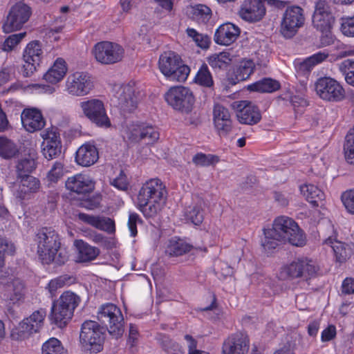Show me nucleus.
Here are the masks:
<instances>
[{
  "mask_svg": "<svg viewBox=\"0 0 354 354\" xmlns=\"http://www.w3.org/2000/svg\"><path fill=\"white\" fill-rule=\"evenodd\" d=\"M281 241H287L297 247H302L306 243V235L297 223L291 218L285 216L276 218L272 227L264 230L261 245L266 250H272L276 248Z\"/></svg>",
  "mask_w": 354,
  "mask_h": 354,
  "instance_id": "obj_1",
  "label": "nucleus"
},
{
  "mask_svg": "<svg viewBox=\"0 0 354 354\" xmlns=\"http://www.w3.org/2000/svg\"><path fill=\"white\" fill-rule=\"evenodd\" d=\"M34 241L37 246V254L43 263H53L61 266L68 261V252L61 247L60 237L51 227L39 230Z\"/></svg>",
  "mask_w": 354,
  "mask_h": 354,
  "instance_id": "obj_2",
  "label": "nucleus"
},
{
  "mask_svg": "<svg viewBox=\"0 0 354 354\" xmlns=\"http://www.w3.org/2000/svg\"><path fill=\"white\" fill-rule=\"evenodd\" d=\"M167 192L159 178H151L140 187L137 196V207L146 218L156 216L164 207Z\"/></svg>",
  "mask_w": 354,
  "mask_h": 354,
  "instance_id": "obj_3",
  "label": "nucleus"
},
{
  "mask_svg": "<svg viewBox=\"0 0 354 354\" xmlns=\"http://www.w3.org/2000/svg\"><path fill=\"white\" fill-rule=\"evenodd\" d=\"M80 297L71 291L64 292L59 298L53 303L50 319L59 328L64 327L72 319L75 309L80 303Z\"/></svg>",
  "mask_w": 354,
  "mask_h": 354,
  "instance_id": "obj_4",
  "label": "nucleus"
},
{
  "mask_svg": "<svg viewBox=\"0 0 354 354\" xmlns=\"http://www.w3.org/2000/svg\"><path fill=\"white\" fill-rule=\"evenodd\" d=\"M158 66L161 73L172 81L185 82L190 73L189 67L173 51L163 53L160 56Z\"/></svg>",
  "mask_w": 354,
  "mask_h": 354,
  "instance_id": "obj_5",
  "label": "nucleus"
},
{
  "mask_svg": "<svg viewBox=\"0 0 354 354\" xmlns=\"http://www.w3.org/2000/svg\"><path fill=\"white\" fill-rule=\"evenodd\" d=\"M97 320L106 326L105 328L115 339L122 337L124 329V317L119 307L111 303L100 306L97 311Z\"/></svg>",
  "mask_w": 354,
  "mask_h": 354,
  "instance_id": "obj_6",
  "label": "nucleus"
},
{
  "mask_svg": "<svg viewBox=\"0 0 354 354\" xmlns=\"http://www.w3.org/2000/svg\"><path fill=\"white\" fill-rule=\"evenodd\" d=\"M106 329L93 320H86L81 326L80 342L85 350L92 353L100 352L103 348Z\"/></svg>",
  "mask_w": 354,
  "mask_h": 354,
  "instance_id": "obj_7",
  "label": "nucleus"
},
{
  "mask_svg": "<svg viewBox=\"0 0 354 354\" xmlns=\"http://www.w3.org/2000/svg\"><path fill=\"white\" fill-rule=\"evenodd\" d=\"M46 316L45 308L34 311L29 317L24 319L11 330L10 336L14 340L21 341L28 338L42 328Z\"/></svg>",
  "mask_w": 354,
  "mask_h": 354,
  "instance_id": "obj_8",
  "label": "nucleus"
},
{
  "mask_svg": "<svg viewBox=\"0 0 354 354\" xmlns=\"http://www.w3.org/2000/svg\"><path fill=\"white\" fill-rule=\"evenodd\" d=\"M165 99L174 110L186 114L192 111L195 103L192 91L183 86L171 87L165 94Z\"/></svg>",
  "mask_w": 354,
  "mask_h": 354,
  "instance_id": "obj_9",
  "label": "nucleus"
},
{
  "mask_svg": "<svg viewBox=\"0 0 354 354\" xmlns=\"http://www.w3.org/2000/svg\"><path fill=\"white\" fill-rule=\"evenodd\" d=\"M318 270L315 263L307 258H299L283 266L279 273L282 279H294L302 277L306 280L315 277Z\"/></svg>",
  "mask_w": 354,
  "mask_h": 354,
  "instance_id": "obj_10",
  "label": "nucleus"
},
{
  "mask_svg": "<svg viewBox=\"0 0 354 354\" xmlns=\"http://www.w3.org/2000/svg\"><path fill=\"white\" fill-rule=\"evenodd\" d=\"M95 59L102 64H113L122 60L124 49L119 44L111 41H100L93 48Z\"/></svg>",
  "mask_w": 354,
  "mask_h": 354,
  "instance_id": "obj_11",
  "label": "nucleus"
},
{
  "mask_svg": "<svg viewBox=\"0 0 354 354\" xmlns=\"http://www.w3.org/2000/svg\"><path fill=\"white\" fill-rule=\"evenodd\" d=\"M303 9L290 6L285 10L281 24V32L286 38H292L304 24Z\"/></svg>",
  "mask_w": 354,
  "mask_h": 354,
  "instance_id": "obj_12",
  "label": "nucleus"
},
{
  "mask_svg": "<svg viewBox=\"0 0 354 354\" xmlns=\"http://www.w3.org/2000/svg\"><path fill=\"white\" fill-rule=\"evenodd\" d=\"M93 87L91 76L85 72L73 73L68 76L66 81V91L75 97L89 94Z\"/></svg>",
  "mask_w": 354,
  "mask_h": 354,
  "instance_id": "obj_13",
  "label": "nucleus"
},
{
  "mask_svg": "<svg viewBox=\"0 0 354 354\" xmlns=\"http://www.w3.org/2000/svg\"><path fill=\"white\" fill-rule=\"evenodd\" d=\"M31 15L30 8L19 2L10 10L7 19L3 25V30L6 33L19 30L28 21Z\"/></svg>",
  "mask_w": 354,
  "mask_h": 354,
  "instance_id": "obj_14",
  "label": "nucleus"
},
{
  "mask_svg": "<svg viewBox=\"0 0 354 354\" xmlns=\"http://www.w3.org/2000/svg\"><path fill=\"white\" fill-rule=\"evenodd\" d=\"M315 86L317 94L324 100L338 102L344 98L345 92L343 87L333 78H319Z\"/></svg>",
  "mask_w": 354,
  "mask_h": 354,
  "instance_id": "obj_15",
  "label": "nucleus"
},
{
  "mask_svg": "<svg viewBox=\"0 0 354 354\" xmlns=\"http://www.w3.org/2000/svg\"><path fill=\"white\" fill-rule=\"evenodd\" d=\"M80 106L84 115L98 127H109L111 122L106 113L103 102L97 99L84 101Z\"/></svg>",
  "mask_w": 354,
  "mask_h": 354,
  "instance_id": "obj_16",
  "label": "nucleus"
},
{
  "mask_svg": "<svg viewBox=\"0 0 354 354\" xmlns=\"http://www.w3.org/2000/svg\"><path fill=\"white\" fill-rule=\"evenodd\" d=\"M118 106L126 113L133 112L141 100V94L133 84H128L121 86L117 91Z\"/></svg>",
  "mask_w": 354,
  "mask_h": 354,
  "instance_id": "obj_17",
  "label": "nucleus"
},
{
  "mask_svg": "<svg viewBox=\"0 0 354 354\" xmlns=\"http://www.w3.org/2000/svg\"><path fill=\"white\" fill-rule=\"evenodd\" d=\"M42 57L43 50L39 41H32L28 44L23 53L25 64L22 68V74L24 77H30L35 73Z\"/></svg>",
  "mask_w": 354,
  "mask_h": 354,
  "instance_id": "obj_18",
  "label": "nucleus"
},
{
  "mask_svg": "<svg viewBox=\"0 0 354 354\" xmlns=\"http://www.w3.org/2000/svg\"><path fill=\"white\" fill-rule=\"evenodd\" d=\"M335 18L329 3L324 0L316 2L313 15L314 27L322 32H328L334 23Z\"/></svg>",
  "mask_w": 354,
  "mask_h": 354,
  "instance_id": "obj_19",
  "label": "nucleus"
},
{
  "mask_svg": "<svg viewBox=\"0 0 354 354\" xmlns=\"http://www.w3.org/2000/svg\"><path fill=\"white\" fill-rule=\"evenodd\" d=\"M265 0H244L239 10L244 21L254 23L261 21L266 15Z\"/></svg>",
  "mask_w": 354,
  "mask_h": 354,
  "instance_id": "obj_20",
  "label": "nucleus"
},
{
  "mask_svg": "<svg viewBox=\"0 0 354 354\" xmlns=\"http://www.w3.org/2000/svg\"><path fill=\"white\" fill-rule=\"evenodd\" d=\"M14 195L19 201L29 200L40 189V181L32 176L17 178Z\"/></svg>",
  "mask_w": 354,
  "mask_h": 354,
  "instance_id": "obj_21",
  "label": "nucleus"
},
{
  "mask_svg": "<svg viewBox=\"0 0 354 354\" xmlns=\"http://www.w3.org/2000/svg\"><path fill=\"white\" fill-rule=\"evenodd\" d=\"M250 339L244 333H236L229 336L223 342L221 354H247Z\"/></svg>",
  "mask_w": 354,
  "mask_h": 354,
  "instance_id": "obj_22",
  "label": "nucleus"
},
{
  "mask_svg": "<svg viewBox=\"0 0 354 354\" xmlns=\"http://www.w3.org/2000/svg\"><path fill=\"white\" fill-rule=\"evenodd\" d=\"M129 138L135 142L140 140L147 144H152L159 138L156 129L145 124H133L129 129Z\"/></svg>",
  "mask_w": 354,
  "mask_h": 354,
  "instance_id": "obj_23",
  "label": "nucleus"
},
{
  "mask_svg": "<svg viewBox=\"0 0 354 354\" xmlns=\"http://www.w3.org/2000/svg\"><path fill=\"white\" fill-rule=\"evenodd\" d=\"M65 186L71 192L86 194L94 189L95 183L88 176L78 174L68 177L65 183Z\"/></svg>",
  "mask_w": 354,
  "mask_h": 354,
  "instance_id": "obj_24",
  "label": "nucleus"
},
{
  "mask_svg": "<svg viewBox=\"0 0 354 354\" xmlns=\"http://www.w3.org/2000/svg\"><path fill=\"white\" fill-rule=\"evenodd\" d=\"M238 108L236 116L241 123L253 125L261 120V112L252 102L246 100L241 101L238 105Z\"/></svg>",
  "mask_w": 354,
  "mask_h": 354,
  "instance_id": "obj_25",
  "label": "nucleus"
},
{
  "mask_svg": "<svg viewBox=\"0 0 354 354\" xmlns=\"http://www.w3.org/2000/svg\"><path fill=\"white\" fill-rule=\"evenodd\" d=\"M21 118L23 127L28 132L39 131L46 124L41 113L36 109H24Z\"/></svg>",
  "mask_w": 354,
  "mask_h": 354,
  "instance_id": "obj_26",
  "label": "nucleus"
},
{
  "mask_svg": "<svg viewBox=\"0 0 354 354\" xmlns=\"http://www.w3.org/2000/svg\"><path fill=\"white\" fill-rule=\"evenodd\" d=\"M240 35V28L232 23L221 25L214 34V41L223 46H228L234 42Z\"/></svg>",
  "mask_w": 354,
  "mask_h": 354,
  "instance_id": "obj_27",
  "label": "nucleus"
},
{
  "mask_svg": "<svg viewBox=\"0 0 354 354\" xmlns=\"http://www.w3.org/2000/svg\"><path fill=\"white\" fill-rule=\"evenodd\" d=\"M77 217L80 221L109 234H114L115 232V222L110 218L82 212L78 213Z\"/></svg>",
  "mask_w": 354,
  "mask_h": 354,
  "instance_id": "obj_28",
  "label": "nucleus"
},
{
  "mask_svg": "<svg viewBox=\"0 0 354 354\" xmlns=\"http://www.w3.org/2000/svg\"><path fill=\"white\" fill-rule=\"evenodd\" d=\"M98 158L97 149L90 143L82 145L76 151L75 160L78 165L84 167L93 165Z\"/></svg>",
  "mask_w": 354,
  "mask_h": 354,
  "instance_id": "obj_29",
  "label": "nucleus"
},
{
  "mask_svg": "<svg viewBox=\"0 0 354 354\" xmlns=\"http://www.w3.org/2000/svg\"><path fill=\"white\" fill-rule=\"evenodd\" d=\"M67 69L65 60L62 58H57L53 65L44 74V78L50 84H57L64 77Z\"/></svg>",
  "mask_w": 354,
  "mask_h": 354,
  "instance_id": "obj_30",
  "label": "nucleus"
},
{
  "mask_svg": "<svg viewBox=\"0 0 354 354\" xmlns=\"http://www.w3.org/2000/svg\"><path fill=\"white\" fill-rule=\"evenodd\" d=\"M324 243L330 245L332 248L336 261L342 263L344 262L351 255V250L345 243L338 241L332 236H328L324 241Z\"/></svg>",
  "mask_w": 354,
  "mask_h": 354,
  "instance_id": "obj_31",
  "label": "nucleus"
},
{
  "mask_svg": "<svg viewBox=\"0 0 354 354\" xmlns=\"http://www.w3.org/2000/svg\"><path fill=\"white\" fill-rule=\"evenodd\" d=\"M301 194L306 201L313 206H319L325 198L324 193L317 186L312 184H306L300 187Z\"/></svg>",
  "mask_w": 354,
  "mask_h": 354,
  "instance_id": "obj_32",
  "label": "nucleus"
},
{
  "mask_svg": "<svg viewBox=\"0 0 354 354\" xmlns=\"http://www.w3.org/2000/svg\"><path fill=\"white\" fill-rule=\"evenodd\" d=\"M75 246L78 250L77 261L88 262L95 259L100 254V250L88 245L82 240H77Z\"/></svg>",
  "mask_w": 354,
  "mask_h": 354,
  "instance_id": "obj_33",
  "label": "nucleus"
},
{
  "mask_svg": "<svg viewBox=\"0 0 354 354\" xmlns=\"http://www.w3.org/2000/svg\"><path fill=\"white\" fill-rule=\"evenodd\" d=\"M279 88V82L271 78H263L248 86L249 91L261 93H272Z\"/></svg>",
  "mask_w": 354,
  "mask_h": 354,
  "instance_id": "obj_34",
  "label": "nucleus"
},
{
  "mask_svg": "<svg viewBox=\"0 0 354 354\" xmlns=\"http://www.w3.org/2000/svg\"><path fill=\"white\" fill-rule=\"evenodd\" d=\"M192 246L180 239H171L167 248L166 253L170 257L181 256L191 250Z\"/></svg>",
  "mask_w": 354,
  "mask_h": 354,
  "instance_id": "obj_35",
  "label": "nucleus"
},
{
  "mask_svg": "<svg viewBox=\"0 0 354 354\" xmlns=\"http://www.w3.org/2000/svg\"><path fill=\"white\" fill-rule=\"evenodd\" d=\"M194 82L203 87L211 88L214 86L212 73L206 64H203L196 73Z\"/></svg>",
  "mask_w": 354,
  "mask_h": 354,
  "instance_id": "obj_36",
  "label": "nucleus"
},
{
  "mask_svg": "<svg viewBox=\"0 0 354 354\" xmlns=\"http://www.w3.org/2000/svg\"><path fill=\"white\" fill-rule=\"evenodd\" d=\"M157 340L162 348L168 354H183L181 346L168 336L160 334Z\"/></svg>",
  "mask_w": 354,
  "mask_h": 354,
  "instance_id": "obj_37",
  "label": "nucleus"
},
{
  "mask_svg": "<svg viewBox=\"0 0 354 354\" xmlns=\"http://www.w3.org/2000/svg\"><path fill=\"white\" fill-rule=\"evenodd\" d=\"M19 153V148L9 139L0 137V156L5 159L15 157Z\"/></svg>",
  "mask_w": 354,
  "mask_h": 354,
  "instance_id": "obj_38",
  "label": "nucleus"
},
{
  "mask_svg": "<svg viewBox=\"0 0 354 354\" xmlns=\"http://www.w3.org/2000/svg\"><path fill=\"white\" fill-rule=\"evenodd\" d=\"M207 61L212 68L224 69L230 64L232 58L228 52H221L209 56Z\"/></svg>",
  "mask_w": 354,
  "mask_h": 354,
  "instance_id": "obj_39",
  "label": "nucleus"
},
{
  "mask_svg": "<svg viewBox=\"0 0 354 354\" xmlns=\"http://www.w3.org/2000/svg\"><path fill=\"white\" fill-rule=\"evenodd\" d=\"M15 168L17 178L26 176L36 168V163L33 158H24L17 161Z\"/></svg>",
  "mask_w": 354,
  "mask_h": 354,
  "instance_id": "obj_40",
  "label": "nucleus"
},
{
  "mask_svg": "<svg viewBox=\"0 0 354 354\" xmlns=\"http://www.w3.org/2000/svg\"><path fill=\"white\" fill-rule=\"evenodd\" d=\"M191 15L198 22L206 24L212 17V10L205 5L198 4L191 8Z\"/></svg>",
  "mask_w": 354,
  "mask_h": 354,
  "instance_id": "obj_41",
  "label": "nucleus"
},
{
  "mask_svg": "<svg viewBox=\"0 0 354 354\" xmlns=\"http://www.w3.org/2000/svg\"><path fill=\"white\" fill-rule=\"evenodd\" d=\"M339 71L344 76L346 82L354 87V59H348L338 64Z\"/></svg>",
  "mask_w": 354,
  "mask_h": 354,
  "instance_id": "obj_42",
  "label": "nucleus"
},
{
  "mask_svg": "<svg viewBox=\"0 0 354 354\" xmlns=\"http://www.w3.org/2000/svg\"><path fill=\"white\" fill-rule=\"evenodd\" d=\"M254 64L251 59L242 60L236 71V78L238 81H243L250 77L254 72Z\"/></svg>",
  "mask_w": 354,
  "mask_h": 354,
  "instance_id": "obj_43",
  "label": "nucleus"
},
{
  "mask_svg": "<svg viewBox=\"0 0 354 354\" xmlns=\"http://www.w3.org/2000/svg\"><path fill=\"white\" fill-rule=\"evenodd\" d=\"M9 288V299L11 302L15 304L24 298L25 294L24 284L20 279L13 280Z\"/></svg>",
  "mask_w": 354,
  "mask_h": 354,
  "instance_id": "obj_44",
  "label": "nucleus"
},
{
  "mask_svg": "<svg viewBox=\"0 0 354 354\" xmlns=\"http://www.w3.org/2000/svg\"><path fill=\"white\" fill-rule=\"evenodd\" d=\"M42 354H67V351L59 339L53 337L43 344Z\"/></svg>",
  "mask_w": 354,
  "mask_h": 354,
  "instance_id": "obj_45",
  "label": "nucleus"
},
{
  "mask_svg": "<svg viewBox=\"0 0 354 354\" xmlns=\"http://www.w3.org/2000/svg\"><path fill=\"white\" fill-rule=\"evenodd\" d=\"M187 221L195 225H200L204 218L202 209L197 205L189 206L185 212Z\"/></svg>",
  "mask_w": 354,
  "mask_h": 354,
  "instance_id": "obj_46",
  "label": "nucleus"
},
{
  "mask_svg": "<svg viewBox=\"0 0 354 354\" xmlns=\"http://www.w3.org/2000/svg\"><path fill=\"white\" fill-rule=\"evenodd\" d=\"M219 157L213 154L198 153L192 158L193 162L199 167H209L219 162Z\"/></svg>",
  "mask_w": 354,
  "mask_h": 354,
  "instance_id": "obj_47",
  "label": "nucleus"
},
{
  "mask_svg": "<svg viewBox=\"0 0 354 354\" xmlns=\"http://www.w3.org/2000/svg\"><path fill=\"white\" fill-rule=\"evenodd\" d=\"M62 142L57 141L53 143L43 142L42 153L48 160L57 158L61 153Z\"/></svg>",
  "mask_w": 354,
  "mask_h": 354,
  "instance_id": "obj_48",
  "label": "nucleus"
},
{
  "mask_svg": "<svg viewBox=\"0 0 354 354\" xmlns=\"http://www.w3.org/2000/svg\"><path fill=\"white\" fill-rule=\"evenodd\" d=\"M71 277L67 275L59 276L50 281L48 284V289L51 297L55 296L56 292L59 288L71 283Z\"/></svg>",
  "mask_w": 354,
  "mask_h": 354,
  "instance_id": "obj_49",
  "label": "nucleus"
},
{
  "mask_svg": "<svg viewBox=\"0 0 354 354\" xmlns=\"http://www.w3.org/2000/svg\"><path fill=\"white\" fill-rule=\"evenodd\" d=\"M187 35L191 37L196 44L201 48L209 47V38L207 35L198 32L195 29L188 28L186 30Z\"/></svg>",
  "mask_w": 354,
  "mask_h": 354,
  "instance_id": "obj_50",
  "label": "nucleus"
},
{
  "mask_svg": "<svg viewBox=\"0 0 354 354\" xmlns=\"http://www.w3.org/2000/svg\"><path fill=\"white\" fill-rule=\"evenodd\" d=\"M64 174V166L62 162L56 161L48 172V180L51 183H57Z\"/></svg>",
  "mask_w": 354,
  "mask_h": 354,
  "instance_id": "obj_51",
  "label": "nucleus"
},
{
  "mask_svg": "<svg viewBox=\"0 0 354 354\" xmlns=\"http://www.w3.org/2000/svg\"><path fill=\"white\" fill-rule=\"evenodd\" d=\"M15 250L14 244L5 238L0 237V268L4 264V256L13 254Z\"/></svg>",
  "mask_w": 354,
  "mask_h": 354,
  "instance_id": "obj_52",
  "label": "nucleus"
},
{
  "mask_svg": "<svg viewBox=\"0 0 354 354\" xmlns=\"http://www.w3.org/2000/svg\"><path fill=\"white\" fill-rule=\"evenodd\" d=\"M26 33L19 32L10 35L3 42L2 49L4 51H11L26 36Z\"/></svg>",
  "mask_w": 354,
  "mask_h": 354,
  "instance_id": "obj_53",
  "label": "nucleus"
},
{
  "mask_svg": "<svg viewBox=\"0 0 354 354\" xmlns=\"http://www.w3.org/2000/svg\"><path fill=\"white\" fill-rule=\"evenodd\" d=\"M213 119L214 122H217L218 124L220 120L232 121L228 109L218 104L214 105Z\"/></svg>",
  "mask_w": 354,
  "mask_h": 354,
  "instance_id": "obj_54",
  "label": "nucleus"
},
{
  "mask_svg": "<svg viewBox=\"0 0 354 354\" xmlns=\"http://www.w3.org/2000/svg\"><path fill=\"white\" fill-rule=\"evenodd\" d=\"M344 151L348 162L354 164V136L348 133L346 136Z\"/></svg>",
  "mask_w": 354,
  "mask_h": 354,
  "instance_id": "obj_55",
  "label": "nucleus"
},
{
  "mask_svg": "<svg viewBox=\"0 0 354 354\" xmlns=\"http://www.w3.org/2000/svg\"><path fill=\"white\" fill-rule=\"evenodd\" d=\"M344 151L348 162L354 164V136L348 133L346 136Z\"/></svg>",
  "mask_w": 354,
  "mask_h": 354,
  "instance_id": "obj_56",
  "label": "nucleus"
},
{
  "mask_svg": "<svg viewBox=\"0 0 354 354\" xmlns=\"http://www.w3.org/2000/svg\"><path fill=\"white\" fill-rule=\"evenodd\" d=\"M41 136L44 139L43 142L53 143L61 141L59 133L57 128H48L41 133Z\"/></svg>",
  "mask_w": 354,
  "mask_h": 354,
  "instance_id": "obj_57",
  "label": "nucleus"
},
{
  "mask_svg": "<svg viewBox=\"0 0 354 354\" xmlns=\"http://www.w3.org/2000/svg\"><path fill=\"white\" fill-rule=\"evenodd\" d=\"M341 30L345 36L354 37V15L343 19Z\"/></svg>",
  "mask_w": 354,
  "mask_h": 354,
  "instance_id": "obj_58",
  "label": "nucleus"
},
{
  "mask_svg": "<svg viewBox=\"0 0 354 354\" xmlns=\"http://www.w3.org/2000/svg\"><path fill=\"white\" fill-rule=\"evenodd\" d=\"M138 339V328L131 324L129 327V334L127 341V344L129 346V349L131 353L136 351V345Z\"/></svg>",
  "mask_w": 354,
  "mask_h": 354,
  "instance_id": "obj_59",
  "label": "nucleus"
},
{
  "mask_svg": "<svg viewBox=\"0 0 354 354\" xmlns=\"http://www.w3.org/2000/svg\"><path fill=\"white\" fill-rule=\"evenodd\" d=\"M342 201L347 211L354 214V190L344 192L342 196Z\"/></svg>",
  "mask_w": 354,
  "mask_h": 354,
  "instance_id": "obj_60",
  "label": "nucleus"
},
{
  "mask_svg": "<svg viewBox=\"0 0 354 354\" xmlns=\"http://www.w3.org/2000/svg\"><path fill=\"white\" fill-rule=\"evenodd\" d=\"M215 128L221 136H227L232 130V122L220 120L219 125L217 122H214Z\"/></svg>",
  "mask_w": 354,
  "mask_h": 354,
  "instance_id": "obj_61",
  "label": "nucleus"
},
{
  "mask_svg": "<svg viewBox=\"0 0 354 354\" xmlns=\"http://www.w3.org/2000/svg\"><path fill=\"white\" fill-rule=\"evenodd\" d=\"M87 237L95 243L105 247L108 243V239L103 234L95 231L88 232Z\"/></svg>",
  "mask_w": 354,
  "mask_h": 354,
  "instance_id": "obj_62",
  "label": "nucleus"
},
{
  "mask_svg": "<svg viewBox=\"0 0 354 354\" xmlns=\"http://www.w3.org/2000/svg\"><path fill=\"white\" fill-rule=\"evenodd\" d=\"M295 67L299 75H305L310 72L313 68L310 62H308V58L302 62L296 61L295 62Z\"/></svg>",
  "mask_w": 354,
  "mask_h": 354,
  "instance_id": "obj_63",
  "label": "nucleus"
},
{
  "mask_svg": "<svg viewBox=\"0 0 354 354\" xmlns=\"http://www.w3.org/2000/svg\"><path fill=\"white\" fill-rule=\"evenodd\" d=\"M111 185L119 190L124 191L128 189L127 177L122 171L120 173L119 176L113 180Z\"/></svg>",
  "mask_w": 354,
  "mask_h": 354,
  "instance_id": "obj_64",
  "label": "nucleus"
}]
</instances>
